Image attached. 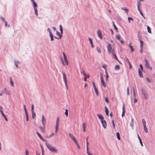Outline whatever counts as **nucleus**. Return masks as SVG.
I'll return each instance as SVG.
<instances>
[{
  "mask_svg": "<svg viewBox=\"0 0 155 155\" xmlns=\"http://www.w3.org/2000/svg\"><path fill=\"white\" fill-rule=\"evenodd\" d=\"M46 145L48 150L51 152L54 153H58V150L54 147H52L50 144L46 143Z\"/></svg>",
  "mask_w": 155,
  "mask_h": 155,
  "instance_id": "nucleus-1",
  "label": "nucleus"
},
{
  "mask_svg": "<svg viewBox=\"0 0 155 155\" xmlns=\"http://www.w3.org/2000/svg\"><path fill=\"white\" fill-rule=\"evenodd\" d=\"M98 117L101 120V121L103 127L104 128H106L107 127V124L106 121L104 120V117Z\"/></svg>",
  "mask_w": 155,
  "mask_h": 155,
  "instance_id": "nucleus-2",
  "label": "nucleus"
},
{
  "mask_svg": "<svg viewBox=\"0 0 155 155\" xmlns=\"http://www.w3.org/2000/svg\"><path fill=\"white\" fill-rule=\"evenodd\" d=\"M141 92L143 95L144 98L146 99H147L148 96L147 95V92L146 90L143 88H141Z\"/></svg>",
  "mask_w": 155,
  "mask_h": 155,
  "instance_id": "nucleus-3",
  "label": "nucleus"
},
{
  "mask_svg": "<svg viewBox=\"0 0 155 155\" xmlns=\"http://www.w3.org/2000/svg\"><path fill=\"white\" fill-rule=\"evenodd\" d=\"M62 74L63 75V79H64V83H65L66 87L67 90H68V84H67V78L66 77L65 74L64 72H62Z\"/></svg>",
  "mask_w": 155,
  "mask_h": 155,
  "instance_id": "nucleus-4",
  "label": "nucleus"
},
{
  "mask_svg": "<svg viewBox=\"0 0 155 155\" xmlns=\"http://www.w3.org/2000/svg\"><path fill=\"white\" fill-rule=\"evenodd\" d=\"M59 118L58 117L56 119V127H55V132L57 133L58 132V127L59 124Z\"/></svg>",
  "mask_w": 155,
  "mask_h": 155,
  "instance_id": "nucleus-5",
  "label": "nucleus"
},
{
  "mask_svg": "<svg viewBox=\"0 0 155 155\" xmlns=\"http://www.w3.org/2000/svg\"><path fill=\"white\" fill-rule=\"evenodd\" d=\"M108 52L109 54H110L112 52V47L111 45L110 44L108 45L107 47Z\"/></svg>",
  "mask_w": 155,
  "mask_h": 155,
  "instance_id": "nucleus-6",
  "label": "nucleus"
},
{
  "mask_svg": "<svg viewBox=\"0 0 155 155\" xmlns=\"http://www.w3.org/2000/svg\"><path fill=\"white\" fill-rule=\"evenodd\" d=\"M101 85L103 86L104 87H106V84L104 81L102 75L101 74Z\"/></svg>",
  "mask_w": 155,
  "mask_h": 155,
  "instance_id": "nucleus-7",
  "label": "nucleus"
},
{
  "mask_svg": "<svg viewBox=\"0 0 155 155\" xmlns=\"http://www.w3.org/2000/svg\"><path fill=\"white\" fill-rule=\"evenodd\" d=\"M63 54L64 56V61L65 63L66 64V65H68V63L67 59V56H66L64 52H63Z\"/></svg>",
  "mask_w": 155,
  "mask_h": 155,
  "instance_id": "nucleus-8",
  "label": "nucleus"
},
{
  "mask_svg": "<svg viewBox=\"0 0 155 155\" xmlns=\"http://www.w3.org/2000/svg\"><path fill=\"white\" fill-rule=\"evenodd\" d=\"M97 33L98 37L101 39H103V37L101 31L100 30H98Z\"/></svg>",
  "mask_w": 155,
  "mask_h": 155,
  "instance_id": "nucleus-9",
  "label": "nucleus"
},
{
  "mask_svg": "<svg viewBox=\"0 0 155 155\" xmlns=\"http://www.w3.org/2000/svg\"><path fill=\"white\" fill-rule=\"evenodd\" d=\"M138 38L140 41V47L142 49L143 48V42L141 40L140 38V37L139 36H138Z\"/></svg>",
  "mask_w": 155,
  "mask_h": 155,
  "instance_id": "nucleus-10",
  "label": "nucleus"
},
{
  "mask_svg": "<svg viewBox=\"0 0 155 155\" xmlns=\"http://www.w3.org/2000/svg\"><path fill=\"white\" fill-rule=\"evenodd\" d=\"M41 122L43 125L44 126V128H45V127L46 124V121L45 119L44 118V117H42Z\"/></svg>",
  "mask_w": 155,
  "mask_h": 155,
  "instance_id": "nucleus-11",
  "label": "nucleus"
},
{
  "mask_svg": "<svg viewBox=\"0 0 155 155\" xmlns=\"http://www.w3.org/2000/svg\"><path fill=\"white\" fill-rule=\"evenodd\" d=\"M34 106L33 104H31V111L32 112V116H35V114L34 112Z\"/></svg>",
  "mask_w": 155,
  "mask_h": 155,
  "instance_id": "nucleus-12",
  "label": "nucleus"
},
{
  "mask_svg": "<svg viewBox=\"0 0 155 155\" xmlns=\"http://www.w3.org/2000/svg\"><path fill=\"white\" fill-rule=\"evenodd\" d=\"M144 61H145V67H147V68H148V69L149 68L150 65H149V64L147 61L146 59H145L144 60Z\"/></svg>",
  "mask_w": 155,
  "mask_h": 155,
  "instance_id": "nucleus-13",
  "label": "nucleus"
},
{
  "mask_svg": "<svg viewBox=\"0 0 155 155\" xmlns=\"http://www.w3.org/2000/svg\"><path fill=\"white\" fill-rule=\"evenodd\" d=\"M69 135L71 139L74 142L77 141L75 137L74 136H73L71 134L69 133Z\"/></svg>",
  "mask_w": 155,
  "mask_h": 155,
  "instance_id": "nucleus-14",
  "label": "nucleus"
},
{
  "mask_svg": "<svg viewBox=\"0 0 155 155\" xmlns=\"http://www.w3.org/2000/svg\"><path fill=\"white\" fill-rule=\"evenodd\" d=\"M112 55L114 56V58L116 59H117V60L118 61V59L116 55L115 54V51H114V50H113L112 51Z\"/></svg>",
  "mask_w": 155,
  "mask_h": 155,
  "instance_id": "nucleus-15",
  "label": "nucleus"
},
{
  "mask_svg": "<svg viewBox=\"0 0 155 155\" xmlns=\"http://www.w3.org/2000/svg\"><path fill=\"white\" fill-rule=\"evenodd\" d=\"M130 125L132 127V129L134 128V123H133V119L132 118L131 119V121L130 122Z\"/></svg>",
  "mask_w": 155,
  "mask_h": 155,
  "instance_id": "nucleus-16",
  "label": "nucleus"
},
{
  "mask_svg": "<svg viewBox=\"0 0 155 155\" xmlns=\"http://www.w3.org/2000/svg\"><path fill=\"white\" fill-rule=\"evenodd\" d=\"M137 136H138V139L139 140V142H140V143L141 145V146H143V143H142V140H141V138H140V136H139V135L137 134Z\"/></svg>",
  "mask_w": 155,
  "mask_h": 155,
  "instance_id": "nucleus-17",
  "label": "nucleus"
},
{
  "mask_svg": "<svg viewBox=\"0 0 155 155\" xmlns=\"http://www.w3.org/2000/svg\"><path fill=\"white\" fill-rule=\"evenodd\" d=\"M122 116H124L125 114V108L124 107V104H123V109H122Z\"/></svg>",
  "mask_w": 155,
  "mask_h": 155,
  "instance_id": "nucleus-18",
  "label": "nucleus"
},
{
  "mask_svg": "<svg viewBox=\"0 0 155 155\" xmlns=\"http://www.w3.org/2000/svg\"><path fill=\"white\" fill-rule=\"evenodd\" d=\"M31 2H32L34 8H37V5L36 2L34 1V0H31Z\"/></svg>",
  "mask_w": 155,
  "mask_h": 155,
  "instance_id": "nucleus-19",
  "label": "nucleus"
},
{
  "mask_svg": "<svg viewBox=\"0 0 155 155\" xmlns=\"http://www.w3.org/2000/svg\"><path fill=\"white\" fill-rule=\"evenodd\" d=\"M138 72H139V76L141 78H143V74H142V73L141 71L140 70V69H138Z\"/></svg>",
  "mask_w": 155,
  "mask_h": 155,
  "instance_id": "nucleus-20",
  "label": "nucleus"
},
{
  "mask_svg": "<svg viewBox=\"0 0 155 155\" xmlns=\"http://www.w3.org/2000/svg\"><path fill=\"white\" fill-rule=\"evenodd\" d=\"M105 74H106V81H107L108 79L109 76L108 74V73L106 70L105 71Z\"/></svg>",
  "mask_w": 155,
  "mask_h": 155,
  "instance_id": "nucleus-21",
  "label": "nucleus"
},
{
  "mask_svg": "<svg viewBox=\"0 0 155 155\" xmlns=\"http://www.w3.org/2000/svg\"><path fill=\"white\" fill-rule=\"evenodd\" d=\"M86 125L85 123H84L83 124V131L84 132L85 130Z\"/></svg>",
  "mask_w": 155,
  "mask_h": 155,
  "instance_id": "nucleus-22",
  "label": "nucleus"
},
{
  "mask_svg": "<svg viewBox=\"0 0 155 155\" xmlns=\"http://www.w3.org/2000/svg\"><path fill=\"white\" fill-rule=\"evenodd\" d=\"M116 135L117 136V139L118 140H120V134L119 132H117L116 133Z\"/></svg>",
  "mask_w": 155,
  "mask_h": 155,
  "instance_id": "nucleus-23",
  "label": "nucleus"
},
{
  "mask_svg": "<svg viewBox=\"0 0 155 155\" xmlns=\"http://www.w3.org/2000/svg\"><path fill=\"white\" fill-rule=\"evenodd\" d=\"M131 42H130V45H129V47L131 49V52H132V51H134V49L133 48L132 46H131Z\"/></svg>",
  "mask_w": 155,
  "mask_h": 155,
  "instance_id": "nucleus-24",
  "label": "nucleus"
},
{
  "mask_svg": "<svg viewBox=\"0 0 155 155\" xmlns=\"http://www.w3.org/2000/svg\"><path fill=\"white\" fill-rule=\"evenodd\" d=\"M116 38H117V39L118 40H120V38H121V37L120 36V35H116Z\"/></svg>",
  "mask_w": 155,
  "mask_h": 155,
  "instance_id": "nucleus-25",
  "label": "nucleus"
},
{
  "mask_svg": "<svg viewBox=\"0 0 155 155\" xmlns=\"http://www.w3.org/2000/svg\"><path fill=\"white\" fill-rule=\"evenodd\" d=\"M10 79L11 84L12 87H13L14 86V83L13 81H12V78H10Z\"/></svg>",
  "mask_w": 155,
  "mask_h": 155,
  "instance_id": "nucleus-26",
  "label": "nucleus"
},
{
  "mask_svg": "<svg viewBox=\"0 0 155 155\" xmlns=\"http://www.w3.org/2000/svg\"><path fill=\"white\" fill-rule=\"evenodd\" d=\"M105 113L107 116H108V110L106 107H105Z\"/></svg>",
  "mask_w": 155,
  "mask_h": 155,
  "instance_id": "nucleus-27",
  "label": "nucleus"
},
{
  "mask_svg": "<svg viewBox=\"0 0 155 155\" xmlns=\"http://www.w3.org/2000/svg\"><path fill=\"white\" fill-rule=\"evenodd\" d=\"M34 10L35 11V15L37 16H38V10H37V8H34Z\"/></svg>",
  "mask_w": 155,
  "mask_h": 155,
  "instance_id": "nucleus-28",
  "label": "nucleus"
},
{
  "mask_svg": "<svg viewBox=\"0 0 155 155\" xmlns=\"http://www.w3.org/2000/svg\"><path fill=\"white\" fill-rule=\"evenodd\" d=\"M143 126L144 130V131L145 132H146V133H147L148 130H147V128L146 126L145 125Z\"/></svg>",
  "mask_w": 155,
  "mask_h": 155,
  "instance_id": "nucleus-29",
  "label": "nucleus"
},
{
  "mask_svg": "<svg viewBox=\"0 0 155 155\" xmlns=\"http://www.w3.org/2000/svg\"><path fill=\"white\" fill-rule=\"evenodd\" d=\"M56 35L59 36V38L60 39L61 38L62 36L60 34V32L59 31H57Z\"/></svg>",
  "mask_w": 155,
  "mask_h": 155,
  "instance_id": "nucleus-30",
  "label": "nucleus"
},
{
  "mask_svg": "<svg viewBox=\"0 0 155 155\" xmlns=\"http://www.w3.org/2000/svg\"><path fill=\"white\" fill-rule=\"evenodd\" d=\"M94 91H95V92L97 96H98V91L97 88H94Z\"/></svg>",
  "mask_w": 155,
  "mask_h": 155,
  "instance_id": "nucleus-31",
  "label": "nucleus"
},
{
  "mask_svg": "<svg viewBox=\"0 0 155 155\" xmlns=\"http://www.w3.org/2000/svg\"><path fill=\"white\" fill-rule=\"evenodd\" d=\"M81 73L83 74L85 76H87V78H88L89 77V76L88 75H87L85 74V71L84 70H83V71L81 72Z\"/></svg>",
  "mask_w": 155,
  "mask_h": 155,
  "instance_id": "nucleus-32",
  "label": "nucleus"
},
{
  "mask_svg": "<svg viewBox=\"0 0 155 155\" xmlns=\"http://www.w3.org/2000/svg\"><path fill=\"white\" fill-rule=\"evenodd\" d=\"M147 30L148 32L149 33H151V29L148 26H147Z\"/></svg>",
  "mask_w": 155,
  "mask_h": 155,
  "instance_id": "nucleus-33",
  "label": "nucleus"
},
{
  "mask_svg": "<svg viewBox=\"0 0 155 155\" xmlns=\"http://www.w3.org/2000/svg\"><path fill=\"white\" fill-rule=\"evenodd\" d=\"M59 27H60V30L61 31V34H62L63 31V29H62V26L61 25H59Z\"/></svg>",
  "mask_w": 155,
  "mask_h": 155,
  "instance_id": "nucleus-34",
  "label": "nucleus"
},
{
  "mask_svg": "<svg viewBox=\"0 0 155 155\" xmlns=\"http://www.w3.org/2000/svg\"><path fill=\"white\" fill-rule=\"evenodd\" d=\"M120 69V66L118 65H117L115 67V69L116 70H119Z\"/></svg>",
  "mask_w": 155,
  "mask_h": 155,
  "instance_id": "nucleus-35",
  "label": "nucleus"
},
{
  "mask_svg": "<svg viewBox=\"0 0 155 155\" xmlns=\"http://www.w3.org/2000/svg\"><path fill=\"white\" fill-rule=\"evenodd\" d=\"M140 5H141V3L139 1L138 2H137V8H138V9H140Z\"/></svg>",
  "mask_w": 155,
  "mask_h": 155,
  "instance_id": "nucleus-36",
  "label": "nucleus"
},
{
  "mask_svg": "<svg viewBox=\"0 0 155 155\" xmlns=\"http://www.w3.org/2000/svg\"><path fill=\"white\" fill-rule=\"evenodd\" d=\"M142 124L143 126L146 125V122L144 119H143L142 120Z\"/></svg>",
  "mask_w": 155,
  "mask_h": 155,
  "instance_id": "nucleus-37",
  "label": "nucleus"
},
{
  "mask_svg": "<svg viewBox=\"0 0 155 155\" xmlns=\"http://www.w3.org/2000/svg\"><path fill=\"white\" fill-rule=\"evenodd\" d=\"M138 10L139 11L140 13V14H141V16H142L143 17V18H144V17L143 15V13H142V12H141L140 9H139Z\"/></svg>",
  "mask_w": 155,
  "mask_h": 155,
  "instance_id": "nucleus-38",
  "label": "nucleus"
},
{
  "mask_svg": "<svg viewBox=\"0 0 155 155\" xmlns=\"http://www.w3.org/2000/svg\"><path fill=\"white\" fill-rule=\"evenodd\" d=\"M48 31L49 33V35H51V34H52L51 32V29L50 28H48Z\"/></svg>",
  "mask_w": 155,
  "mask_h": 155,
  "instance_id": "nucleus-39",
  "label": "nucleus"
},
{
  "mask_svg": "<svg viewBox=\"0 0 155 155\" xmlns=\"http://www.w3.org/2000/svg\"><path fill=\"white\" fill-rule=\"evenodd\" d=\"M77 145V146L78 147L79 149H80V147L79 145L78 144V142L77 141L74 142Z\"/></svg>",
  "mask_w": 155,
  "mask_h": 155,
  "instance_id": "nucleus-40",
  "label": "nucleus"
},
{
  "mask_svg": "<svg viewBox=\"0 0 155 155\" xmlns=\"http://www.w3.org/2000/svg\"><path fill=\"white\" fill-rule=\"evenodd\" d=\"M15 64L17 67H18V64L19 63V62L18 61H15Z\"/></svg>",
  "mask_w": 155,
  "mask_h": 155,
  "instance_id": "nucleus-41",
  "label": "nucleus"
},
{
  "mask_svg": "<svg viewBox=\"0 0 155 155\" xmlns=\"http://www.w3.org/2000/svg\"><path fill=\"white\" fill-rule=\"evenodd\" d=\"M50 37H51V40L52 41L53 40V34H51L50 35Z\"/></svg>",
  "mask_w": 155,
  "mask_h": 155,
  "instance_id": "nucleus-42",
  "label": "nucleus"
},
{
  "mask_svg": "<svg viewBox=\"0 0 155 155\" xmlns=\"http://www.w3.org/2000/svg\"><path fill=\"white\" fill-rule=\"evenodd\" d=\"M133 96H134V98H135V96H136V94H135V90H134V88H133Z\"/></svg>",
  "mask_w": 155,
  "mask_h": 155,
  "instance_id": "nucleus-43",
  "label": "nucleus"
},
{
  "mask_svg": "<svg viewBox=\"0 0 155 155\" xmlns=\"http://www.w3.org/2000/svg\"><path fill=\"white\" fill-rule=\"evenodd\" d=\"M65 114L66 116H68V110L67 109L65 111Z\"/></svg>",
  "mask_w": 155,
  "mask_h": 155,
  "instance_id": "nucleus-44",
  "label": "nucleus"
},
{
  "mask_svg": "<svg viewBox=\"0 0 155 155\" xmlns=\"http://www.w3.org/2000/svg\"><path fill=\"white\" fill-rule=\"evenodd\" d=\"M127 95H128L129 94V87H128L127 88Z\"/></svg>",
  "mask_w": 155,
  "mask_h": 155,
  "instance_id": "nucleus-45",
  "label": "nucleus"
},
{
  "mask_svg": "<svg viewBox=\"0 0 155 155\" xmlns=\"http://www.w3.org/2000/svg\"><path fill=\"white\" fill-rule=\"evenodd\" d=\"M87 152L88 155H92L91 153H90L88 151V149H87Z\"/></svg>",
  "mask_w": 155,
  "mask_h": 155,
  "instance_id": "nucleus-46",
  "label": "nucleus"
},
{
  "mask_svg": "<svg viewBox=\"0 0 155 155\" xmlns=\"http://www.w3.org/2000/svg\"><path fill=\"white\" fill-rule=\"evenodd\" d=\"M97 51L99 53H101V50L100 48H97Z\"/></svg>",
  "mask_w": 155,
  "mask_h": 155,
  "instance_id": "nucleus-47",
  "label": "nucleus"
},
{
  "mask_svg": "<svg viewBox=\"0 0 155 155\" xmlns=\"http://www.w3.org/2000/svg\"><path fill=\"white\" fill-rule=\"evenodd\" d=\"M88 39L90 41L91 45H92V44H93V43H92V39L91 38H88Z\"/></svg>",
  "mask_w": 155,
  "mask_h": 155,
  "instance_id": "nucleus-48",
  "label": "nucleus"
},
{
  "mask_svg": "<svg viewBox=\"0 0 155 155\" xmlns=\"http://www.w3.org/2000/svg\"><path fill=\"white\" fill-rule=\"evenodd\" d=\"M146 79L147 81L149 83H150V79L149 78H146Z\"/></svg>",
  "mask_w": 155,
  "mask_h": 155,
  "instance_id": "nucleus-49",
  "label": "nucleus"
},
{
  "mask_svg": "<svg viewBox=\"0 0 155 155\" xmlns=\"http://www.w3.org/2000/svg\"><path fill=\"white\" fill-rule=\"evenodd\" d=\"M40 139H41L42 141L44 142H45L46 143H47V140H45V139H43L42 137L40 138Z\"/></svg>",
  "mask_w": 155,
  "mask_h": 155,
  "instance_id": "nucleus-50",
  "label": "nucleus"
},
{
  "mask_svg": "<svg viewBox=\"0 0 155 155\" xmlns=\"http://www.w3.org/2000/svg\"><path fill=\"white\" fill-rule=\"evenodd\" d=\"M25 155H29L28 153V151L27 149L25 150Z\"/></svg>",
  "mask_w": 155,
  "mask_h": 155,
  "instance_id": "nucleus-51",
  "label": "nucleus"
},
{
  "mask_svg": "<svg viewBox=\"0 0 155 155\" xmlns=\"http://www.w3.org/2000/svg\"><path fill=\"white\" fill-rule=\"evenodd\" d=\"M113 25H114V27L115 28V29L117 30V28L116 27V26L115 25V24H114V22H113Z\"/></svg>",
  "mask_w": 155,
  "mask_h": 155,
  "instance_id": "nucleus-52",
  "label": "nucleus"
},
{
  "mask_svg": "<svg viewBox=\"0 0 155 155\" xmlns=\"http://www.w3.org/2000/svg\"><path fill=\"white\" fill-rule=\"evenodd\" d=\"M36 133L40 138L42 137L41 135L38 132H37Z\"/></svg>",
  "mask_w": 155,
  "mask_h": 155,
  "instance_id": "nucleus-53",
  "label": "nucleus"
},
{
  "mask_svg": "<svg viewBox=\"0 0 155 155\" xmlns=\"http://www.w3.org/2000/svg\"><path fill=\"white\" fill-rule=\"evenodd\" d=\"M105 101L107 103H108L109 101L108 99V98L107 97H105Z\"/></svg>",
  "mask_w": 155,
  "mask_h": 155,
  "instance_id": "nucleus-54",
  "label": "nucleus"
},
{
  "mask_svg": "<svg viewBox=\"0 0 155 155\" xmlns=\"http://www.w3.org/2000/svg\"><path fill=\"white\" fill-rule=\"evenodd\" d=\"M61 62H62V64H63V65L64 66H65V64H64V61L63 60V59L62 58H61Z\"/></svg>",
  "mask_w": 155,
  "mask_h": 155,
  "instance_id": "nucleus-55",
  "label": "nucleus"
},
{
  "mask_svg": "<svg viewBox=\"0 0 155 155\" xmlns=\"http://www.w3.org/2000/svg\"><path fill=\"white\" fill-rule=\"evenodd\" d=\"M1 112L3 116H5L2 110H1Z\"/></svg>",
  "mask_w": 155,
  "mask_h": 155,
  "instance_id": "nucleus-56",
  "label": "nucleus"
},
{
  "mask_svg": "<svg viewBox=\"0 0 155 155\" xmlns=\"http://www.w3.org/2000/svg\"><path fill=\"white\" fill-rule=\"evenodd\" d=\"M120 42L122 44H124V41L123 40H120Z\"/></svg>",
  "mask_w": 155,
  "mask_h": 155,
  "instance_id": "nucleus-57",
  "label": "nucleus"
},
{
  "mask_svg": "<svg viewBox=\"0 0 155 155\" xmlns=\"http://www.w3.org/2000/svg\"><path fill=\"white\" fill-rule=\"evenodd\" d=\"M87 142H86V144H87V149H88V142L87 141H86Z\"/></svg>",
  "mask_w": 155,
  "mask_h": 155,
  "instance_id": "nucleus-58",
  "label": "nucleus"
},
{
  "mask_svg": "<svg viewBox=\"0 0 155 155\" xmlns=\"http://www.w3.org/2000/svg\"><path fill=\"white\" fill-rule=\"evenodd\" d=\"M92 84H93V86L94 87V88H96V86H95V85L94 83V82L92 81Z\"/></svg>",
  "mask_w": 155,
  "mask_h": 155,
  "instance_id": "nucleus-59",
  "label": "nucleus"
},
{
  "mask_svg": "<svg viewBox=\"0 0 155 155\" xmlns=\"http://www.w3.org/2000/svg\"><path fill=\"white\" fill-rule=\"evenodd\" d=\"M121 9H123V10H124V11H125L127 12L128 11L127 9L126 8H122Z\"/></svg>",
  "mask_w": 155,
  "mask_h": 155,
  "instance_id": "nucleus-60",
  "label": "nucleus"
},
{
  "mask_svg": "<svg viewBox=\"0 0 155 155\" xmlns=\"http://www.w3.org/2000/svg\"><path fill=\"white\" fill-rule=\"evenodd\" d=\"M140 69L142 71H143V67L141 64L140 65Z\"/></svg>",
  "mask_w": 155,
  "mask_h": 155,
  "instance_id": "nucleus-61",
  "label": "nucleus"
},
{
  "mask_svg": "<svg viewBox=\"0 0 155 155\" xmlns=\"http://www.w3.org/2000/svg\"><path fill=\"white\" fill-rule=\"evenodd\" d=\"M23 107H24L25 111H26V110H26V108L25 105V104L24 105H23Z\"/></svg>",
  "mask_w": 155,
  "mask_h": 155,
  "instance_id": "nucleus-62",
  "label": "nucleus"
},
{
  "mask_svg": "<svg viewBox=\"0 0 155 155\" xmlns=\"http://www.w3.org/2000/svg\"><path fill=\"white\" fill-rule=\"evenodd\" d=\"M128 19L129 20V22H130V20H133V18H130V17H128Z\"/></svg>",
  "mask_w": 155,
  "mask_h": 155,
  "instance_id": "nucleus-63",
  "label": "nucleus"
},
{
  "mask_svg": "<svg viewBox=\"0 0 155 155\" xmlns=\"http://www.w3.org/2000/svg\"><path fill=\"white\" fill-rule=\"evenodd\" d=\"M137 102V100L136 98H134V102L136 103Z\"/></svg>",
  "mask_w": 155,
  "mask_h": 155,
  "instance_id": "nucleus-64",
  "label": "nucleus"
}]
</instances>
